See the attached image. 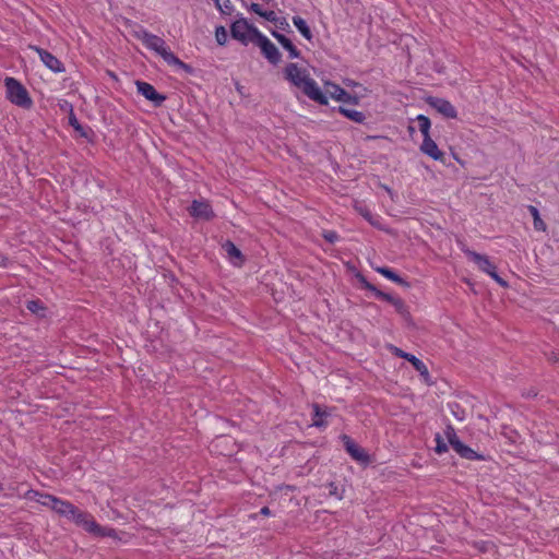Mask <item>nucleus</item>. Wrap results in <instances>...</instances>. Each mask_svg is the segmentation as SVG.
<instances>
[{
    "label": "nucleus",
    "instance_id": "nucleus-28",
    "mask_svg": "<svg viewBox=\"0 0 559 559\" xmlns=\"http://www.w3.org/2000/svg\"><path fill=\"white\" fill-rule=\"evenodd\" d=\"M365 287L368 289V290H371L374 293L376 297L382 299V300H385L390 304H393L394 300L397 298V297H394L388 293H384L382 290H379L374 285L370 284V283H366Z\"/></svg>",
    "mask_w": 559,
    "mask_h": 559
},
{
    "label": "nucleus",
    "instance_id": "nucleus-38",
    "mask_svg": "<svg viewBox=\"0 0 559 559\" xmlns=\"http://www.w3.org/2000/svg\"><path fill=\"white\" fill-rule=\"evenodd\" d=\"M260 514L265 515V516L271 515V510H270V508H269V507H263V508L260 510Z\"/></svg>",
    "mask_w": 559,
    "mask_h": 559
},
{
    "label": "nucleus",
    "instance_id": "nucleus-19",
    "mask_svg": "<svg viewBox=\"0 0 559 559\" xmlns=\"http://www.w3.org/2000/svg\"><path fill=\"white\" fill-rule=\"evenodd\" d=\"M313 409V423L312 425L316 427H323L326 425L325 418L331 415L325 408L323 409L319 404L314 403L312 405Z\"/></svg>",
    "mask_w": 559,
    "mask_h": 559
},
{
    "label": "nucleus",
    "instance_id": "nucleus-30",
    "mask_svg": "<svg viewBox=\"0 0 559 559\" xmlns=\"http://www.w3.org/2000/svg\"><path fill=\"white\" fill-rule=\"evenodd\" d=\"M215 3V7L221 11L223 14H230L233 11V4L230 0H213Z\"/></svg>",
    "mask_w": 559,
    "mask_h": 559
},
{
    "label": "nucleus",
    "instance_id": "nucleus-39",
    "mask_svg": "<svg viewBox=\"0 0 559 559\" xmlns=\"http://www.w3.org/2000/svg\"><path fill=\"white\" fill-rule=\"evenodd\" d=\"M8 258L0 253V266H7Z\"/></svg>",
    "mask_w": 559,
    "mask_h": 559
},
{
    "label": "nucleus",
    "instance_id": "nucleus-11",
    "mask_svg": "<svg viewBox=\"0 0 559 559\" xmlns=\"http://www.w3.org/2000/svg\"><path fill=\"white\" fill-rule=\"evenodd\" d=\"M135 84L138 93L152 102L155 106H160L165 102L166 96L159 94L152 84L143 81H136Z\"/></svg>",
    "mask_w": 559,
    "mask_h": 559
},
{
    "label": "nucleus",
    "instance_id": "nucleus-27",
    "mask_svg": "<svg viewBox=\"0 0 559 559\" xmlns=\"http://www.w3.org/2000/svg\"><path fill=\"white\" fill-rule=\"evenodd\" d=\"M528 211L533 217V223H534V228L536 230H543L545 231L546 230V224L544 223V221L540 218V215H539V212L538 210L533 206V205H530L528 206Z\"/></svg>",
    "mask_w": 559,
    "mask_h": 559
},
{
    "label": "nucleus",
    "instance_id": "nucleus-17",
    "mask_svg": "<svg viewBox=\"0 0 559 559\" xmlns=\"http://www.w3.org/2000/svg\"><path fill=\"white\" fill-rule=\"evenodd\" d=\"M223 248L225 250V252L227 253L230 262L235 265V266H241L245 259H243V255L241 253V251L236 247V245L230 241V240H227L224 245H223Z\"/></svg>",
    "mask_w": 559,
    "mask_h": 559
},
{
    "label": "nucleus",
    "instance_id": "nucleus-10",
    "mask_svg": "<svg viewBox=\"0 0 559 559\" xmlns=\"http://www.w3.org/2000/svg\"><path fill=\"white\" fill-rule=\"evenodd\" d=\"M29 48L37 52L40 61L53 73H62L66 71L63 63L49 51L37 46H31Z\"/></svg>",
    "mask_w": 559,
    "mask_h": 559
},
{
    "label": "nucleus",
    "instance_id": "nucleus-22",
    "mask_svg": "<svg viewBox=\"0 0 559 559\" xmlns=\"http://www.w3.org/2000/svg\"><path fill=\"white\" fill-rule=\"evenodd\" d=\"M338 112L357 123H362L366 119L364 112L354 109H348L342 106L338 107Z\"/></svg>",
    "mask_w": 559,
    "mask_h": 559
},
{
    "label": "nucleus",
    "instance_id": "nucleus-36",
    "mask_svg": "<svg viewBox=\"0 0 559 559\" xmlns=\"http://www.w3.org/2000/svg\"><path fill=\"white\" fill-rule=\"evenodd\" d=\"M547 359L552 364H559V352H549Z\"/></svg>",
    "mask_w": 559,
    "mask_h": 559
},
{
    "label": "nucleus",
    "instance_id": "nucleus-3",
    "mask_svg": "<svg viewBox=\"0 0 559 559\" xmlns=\"http://www.w3.org/2000/svg\"><path fill=\"white\" fill-rule=\"evenodd\" d=\"M136 38L143 44V46L159 56L168 66L177 67L188 71L190 67L181 61L171 50L166 41L146 29H141L135 34Z\"/></svg>",
    "mask_w": 559,
    "mask_h": 559
},
{
    "label": "nucleus",
    "instance_id": "nucleus-16",
    "mask_svg": "<svg viewBox=\"0 0 559 559\" xmlns=\"http://www.w3.org/2000/svg\"><path fill=\"white\" fill-rule=\"evenodd\" d=\"M342 440L346 451L354 460L359 462L367 461L368 456L365 453V451L359 445H357L348 436L343 435Z\"/></svg>",
    "mask_w": 559,
    "mask_h": 559
},
{
    "label": "nucleus",
    "instance_id": "nucleus-5",
    "mask_svg": "<svg viewBox=\"0 0 559 559\" xmlns=\"http://www.w3.org/2000/svg\"><path fill=\"white\" fill-rule=\"evenodd\" d=\"M230 34L234 39L243 45L254 44L262 33L246 19L236 20L230 26Z\"/></svg>",
    "mask_w": 559,
    "mask_h": 559
},
{
    "label": "nucleus",
    "instance_id": "nucleus-29",
    "mask_svg": "<svg viewBox=\"0 0 559 559\" xmlns=\"http://www.w3.org/2000/svg\"><path fill=\"white\" fill-rule=\"evenodd\" d=\"M66 105L69 106V111H70L69 123L74 128V130L79 131L82 135H85L83 127L81 126V123L79 122V120L76 119V117L73 112L72 105L69 102H66Z\"/></svg>",
    "mask_w": 559,
    "mask_h": 559
},
{
    "label": "nucleus",
    "instance_id": "nucleus-34",
    "mask_svg": "<svg viewBox=\"0 0 559 559\" xmlns=\"http://www.w3.org/2000/svg\"><path fill=\"white\" fill-rule=\"evenodd\" d=\"M328 486L330 496H335L338 499H342V495L338 492V488L334 483H330Z\"/></svg>",
    "mask_w": 559,
    "mask_h": 559
},
{
    "label": "nucleus",
    "instance_id": "nucleus-26",
    "mask_svg": "<svg viewBox=\"0 0 559 559\" xmlns=\"http://www.w3.org/2000/svg\"><path fill=\"white\" fill-rule=\"evenodd\" d=\"M26 308L32 313H35L38 317L43 318V317L46 316L47 309H46V307L44 306V304L39 299L27 301Z\"/></svg>",
    "mask_w": 559,
    "mask_h": 559
},
{
    "label": "nucleus",
    "instance_id": "nucleus-33",
    "mask_svg": "<svg viewBox=\"0 0 559 559\" xmlns=\"http://www.w3.org/2000/svg\"><path fill=\"white\" fill-rule=\"evenodd\" d=\"M452 414L459 419L464 420L465 419V413L463 409H460V405L457 403L450 405Z\"/></svg>",
    "mask_w": 559,
    "mask_h": 559
},
{
    "label": "nucleus",
    "instance_id": "nucleus-13",
    "mask_svg": "<svg viewBox=\"0 0 559 559\" xmlns=\"http://www.w3.org/2000/svg\"><path fill=\"white\" fill-rule=\"evenodd\" d=\"M189 213L194 218L210 221L214 217L211 204L205 200H194L189 207Z\"/></svg>",
    "mask_w": 559,
    "mask_h": 559
},
{
    "label": "nucleus",
    "instance_id": "nucleus-31",
    "mask_svg": "<svg viewBox=\"0 0 559 559\" xmlns=\"http://www.w3.org/2000/svg\"><path fill=\"white\" fill-rule=\"evenodd\" d=\"M227 31L224 26H217L215 28V39L217 41L218 45H225L226 41H227Z\"/></svg>",
    "mask_w": 559,
    "mask_h": 559
},
{
    "label": "nucleus",
    "instance_id": "nucleus-41",
    "mask_svg": "<svg viewBox=\"0 0 559 559\" xmlns=\"http://www.w3.org/2000/svg\"><path fill=\"white\" fill-rule=\"evenodd\" d=\"M264 4H272L273 5V2L274 0H261Z\"/></svg>",
    "mask_w": 559,
    "mask_h": 559
},
{
    "label": "nucleus",
    "instance_id": "nucleus-32",
    "mask_svg": "<svg viewBox=\"0 0 559 559\" xmlns=\"http://www.w3.org/2000/svg\"><path fill=\"white\" fill-rule=\"evenodd\" d=\"M436 442H437V445L435 448L436 452L439 453V454H442L444 452H447L448 450V445L447 443L442 440V438L440 437V435H437L436 436Z\"/></svg>",
    "mask_w": 559,
    "mask_h": 559
},
{
    "label": "nucleus",
    "instance_id": "nucleus-9",
    "mask_svg": "<svg viewBox=\"0 0 559 559\" xmlns=\"http://www.w3.org/2000/svg\"><path fill=\"white\" fill-rule=\"evenodd\" d=\"M324 88L325 92L323 93L326 95L328 98L330 96L334 100L354 105L358 103V98L356 96L350 95L336 83L326 81L324 82Z\"/></svg>",
    "mask_w": 559,
    "mask_h": 559
},
{
    "label": "nucleus",
    "instance_id": "nucleus-20",
    "mask_svg": "<svg viewBox=\"0 0 559 559\" xmlns=\"http://www.w3.org/2000/svg\"><path fill=\"white\" fill-rule=\"evenodd\" d=\"M376 271L379 274H381L382 276H384L385 278H388L399 285H402L405 287L409 286V284L405 280H403L400 275H397L393 270H391L389 267L381 266V267H377Z\"/></svg>",
    "mask_w": 559,
    "mask_h": 559
},
{
    "label": "nucleus",
    "instance_id": "nucleus-43",
    "mask_svg": "<svg viewBox=\"0 0 559 559\" xmlns=\"http://www.w3.org/2000/svg\"><path fill=\"white\" fill-rule=\"evenodd\" d=\"M389 349H394V350H397L399 348L395 347V346H390Z\"/></svg>",
    "mask_w": 559,
    "mask_h": 559
},
{
    "label": "nucleus",
    "instance_id": "nucleus-18",
    "mask_svg": "<svg viewBox=\"0 0 559 559\" xmlns=\"http://www.w3.org/2000/svg\"><path fill=\"white\" fill-rule=\"evenodd\" d=\"M273 36L282 45V47L288 51L289 58L296 59V58L300 57V51L297 49V47L293 44V41L288 37H286L284 34L277 33V32H274Z\"/></svg>",
    "mask_w": 559,
    "mask_h": 559
},
{
    "label": "nucleus",
    "instance_id": "nucleus-35",
    "mask_svg": "<svg viewBox=\"0 0 559 559\" xmlns=\"http://www.w3.org/2000/svg\"><path fill=\"white\" fill-rule=\"evenodd\" d=\"M392 305H393V306L395 307V309H396L399 312H401V313L405 310V304H404V301H403L401 298H399V297L394 300V302H393Z\"/></svg>",
    "mask_w": 559,
    "mask_h": 559
},
{
    "label": "nucleus",
    "instance_id": "nucleus-15",
    "mask_svg": "<svg viewBox=\"0 0 559 559\" xmlns=\"http://www.w3.org/2000/svg\"><path fill=\"white\" fill-rule=\"evenodd\" d=\"M399 356L405 358L407 361H409L414 368L419 372V374L424 378V381L428 384H430L429 379V371L426 365L418 359L416 356L411 354L409 352H395Z\"/></svg>",
    "mask_w": 559,
    "mask_h": 559
},
{
    "label": "nucleus",
    "instance_id": "nucleus-40",
    "mask_svg": "<svg viewBox=\"0 0 559 559\" xmlns=\"http://www.w3.org/2000/svg\"><path fill=\"white\" fill-rule=\"evenodd\" d=\"M66 102H67V100H63V104H60V107H61V109H63V110H67V109L69 110V106H67V105H66Z\"/></svg>",
    "mask_w": 559,
    "mask_h": 559
},
{
    "label": "nucleus",
    "instance_id": "nucleus-1",
    "mask_svg": "<svg viewBox=\"0 0 559 559\" xmlns=\"http://www.w3.org/2000/svg\"><path fill=\"white\" fill-rule=\"evenodd\" d=\"M283 75L292 86L301 91L309 99L320 105H328L326 95L311 78L307 68L295 62H289L283 69Z\"/></svg>",
    "mask_w": 559,
    "mask_h": 559
},
{
    "label": "nucleus",
    "instance_id": "nucleus-25",
    "mask_svg": "<svg viewBox=\"0 0 559 559\" xmlns=\"http://www.w3.org/2000/svg\"><path fill=\"white\" fill-rule=\"evenodd\" d=\"M32 498L35 499L38 503H40L44 507L51 508L52 503L55 502L56 498L55 496H51L49 493L38 492V491H32Z\"/></svg>",
    "mask_w": 559,
    "mask_h": 559
},
{
    "label": "nucleus",
    "instance_id": "nucleus-23",
    "mask_svg": "<svg viewBox=\"0 0 559 559\" xmlns=\"http://www.w3.org/2000/svg\"><path fill=\"white\" fill-rule=\"evenodd\" d=\"M249 9L266 21L274 22L276 20V13L273 10H263L259 3H251Z\"/></svg>",
    "mask_w": 559,
    "mask_h": 559
},
{
    "label": "nucleus",
    "instance_id": "nucleus-2",
    "mask_svg": "<svg viewBox=\"0 0 559 559\" xmlns=\"http://www.w3.org/2000/svg\"><path fill=\"white\" fill-rule=\"evenodd\" d=\"M50 509L53 510L59 515L72 520L83 530L95 536L116 537L117 535L114 528L100 526L95 522L94 518L90 513L78 509L74 504H72L69 501L56 498Z\"/></svg>",
    "mask_w": 559,
    "mask_h": 559
},
{
    "label": "nucleus",
    "instance_id": "nucleus-42",
    "mask_svg": "<svg viewBox=\"0 0 559 559\" xmlns=\"http://www.w3.org/2000/svg\"><path fill=\"white\" fill-rule=\"evenodd\" d=\"M536 392H528V396H536Z\"/></svg>",
    "mask_w": 559,
    "mask_h": 559
},
{
    "label": "nucleus",
    "instance_id": "nucleus-12",
    "mask_svg": "<svg viewBox=\"0 0 559 559\" xmlns=\"http://www.w3.org/2000/svg\"><path fill=\"white\" fill-rule=\"evenodd\" d=\"M429 106L435 108L438 112L449 119H455L457 117L456 108L447 99L439 97H429L427 99Z\"/></svg>",
    "mask_w": 559,
    "mask_h": 559
},
{
    "label": "nucleus",
    "instance_id": "nucleus-37",
    "mask_svg": "<svg viewBox=\"0 0 559 559\" xmlns=\"http://www.w3.org/2000/svg\"><path fill=\"white\" fill-rule=\"evenodd\" d=\"M324 238L329 241V242H335L337 240V235L334 233V231H326L324 234Z\"/></svg>",
    "mask_w": 559,
    "mask_h": 559
},
{
    "label": "nucleus",
    "instance_id": "nucleus-6",
    "mask_svg": "<svg viewBox=\"0 0 559 559\" xmlns=\"http://www.w3.org/2000/svg\"><path fill=\"white\" fill-rule=\"evenodd\" d=\"M463 252L477 265L481 272L488 274L501 287L508 286V283L499 276L496 265L487 255L480 254L469 249H464Z\"/></svg>",
    "mask_w": 559,
    "mask_h": 559
},
{
    "label": "nucleus",
    "instance_id": "nucleus-24",
    "mask_svg": "<svg viewBox=\"0 0 559 559\" xmlns=\"http://www.w3.org/2000/svg\"><path fill=\"white\" fill-rule=\"evenodd\" d=\"M416 121L418 123V129L424 138L430 136L431 121L425 115H418L416 117Z\"/></svg>",
    "mask_w": 559,
    "mask_h": 559
},
{
    "label": "nucleus",
    "instance_id": "nucleus-7",
    "mask_svg": "<svg viewBox=\"0 0 559 559\" xmlns=\"http://www.w3.org/2000/svg\"><path fill=\"white\" fill-rule=\"evenodd\" d=\"M445 436L453 450L462 457L467 460H480L481 455L477 454L473 449L465 445L456 436L455 430L452 426H448L445 429Z\"/></svg>",
    "mask_w": 559,
    "mask_h": 559
},
{
    "label": "nucleus",
    "instance_id": "nucleus-8",
    "mask_svg": "<svg viewBox=\"0 0 559 559\" xmlns=\"http://www.w3.org/2000/svg\"><path fill=\"white\" fill-rule=\"evenodd\" d=\"M254 45L261 49L262 55L272 64H277L281 61V52L277 47L262 33L258 36Z\"/></svg>",
    "mask_w": 559,
    "mask_h": 559
},
{
    "label": "nucleus",
    "instance_id": "nucleus-4",
    "mask_svg": "<svg viewBox=\"0 0 559 559\" xmlns=\"http://www.w3.org/2000/svg\"><path fill=\"white\" fill-rule=\"evenodd\" d=\"M5 97L13 105L31 109L33 107V99L26 87L16 79L8 76L4 79Z\"/></svg>",
    "mask_w": 559,
    "mask_h": 559
},
{
    "label": "nucleus",
    "instance_id": "nucleus-21",
    "mask_svg": "<svg viewBox=\"0 0 559 559\" xmlns=\"http://www.w3.org/2000/svg\"><path fill=\"white\" fill-rule=\"evenodd\" d=\"M294 26L298 29V32L307 39H312V33L307 22L301 16H293L292 19Z\"/></svg>",
    "mask_w": 559,
    "mask_h": 559
},
{
    "label": "nucleus",
    "instance_id": "nucleus-14",
    "mask_svg": "<svg viewBox=\"0 0 559 559\" xmlns=\"http://www.w3.org/2000/svg\"><path fill=\"white\" fill-rule=\"evenodd\" d=\"M419 150L423 154L429 156L433 160L444 163V153L439 150L437 143L431 139V136L423 139Z\"/></svg>",
    "mask_w": 559,
    "mask_h": 559
}]
</instances>
